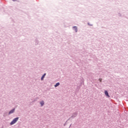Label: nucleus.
Wrapping results in <instances>:
<instances>
[{"instance_id": "3", "label": "nucleus", "mask_w": 128, "mask_h": 128, "mask_svg": "<svg viewBox=\"0 0 128 128\" xmlns=\"http://www.w3.org/2000/svg\"><path fill=\"white\" fill-rule=\"evenodd\" d=\"M73 30H75L76 32H78V27L77 26H74Z\"/></svg>"}, {"instance_id": "6", "label": "nucleus", "mask_w": 128, "mask_h": 128, "mask_svg": "<svg viewBox=\"0 0 128 128\" xmlns=\"http://www.w3.org/2000/svg\"><path fill=\"white\" fill-rule=\"evenodd\" d=\"M59 85H60V82H58V83H56V84L54 85V86H55V88H56V86H58Z\"/></svg>"}, {"instance_id": "8", "label": "nucleus", "mask_w": 128, "mask_h": 128, "mask_svg": "<svg viewBox=\"0 0 128 128\" xmlns=\"http://www.w3.org/2000/svg\"><path fill=\"white\" fill-rule=\"evenodd\" d=\"M99 80L100 81V82H102V78H100Z\"/></svg>"}, {"instance_id": "5", "label": "nucleus", "mask_w": 128, "mask_h": 128, "mask_svg": "<svg viewBox=\"0 0 128 128\" xmlns=\"http://www.w3.org/2000/svg\"><path fill=\"white\" fill-rule=\"evenodd\" d=\"M44 76H46V74H44L41 78V80H44Z\"/></svg>"}, {"instance_id": "4", "label": "nucleus", "mask_w": 128, "mask_h": 128, "mask_svg": "<svg viewBox=\"0 0 128 128\" xmlns=\"http://www.w3.org/2000/svg\"><path fill=\"white\" fill-rule=\"evenodd\" d=\"M15 109H13L12 110H11L10 112H9V114H14V112Z\"/></svg>"}, {"instance_id": "9", "label": "nucleus", "mask_w": 128, "mask_h": 128, "mask_svg": "<svg viewBox=\"0 0 128 128\" xmlns=\"http://www.w3.org/2000/svg\"><path fill=\"white\" fill-rule=\"evenodd\" d=\"M13 2H16V0H12Z\"/></svg>"}, {"instance_id": "7", "label": "nucleus", "mask_w": 128, "mask_h": 128, "mask_svg": "<svg viewBox=\"0 0 128 128\" xmlns=\"http://www.w3.org/2000/svg\"><path fill=\"white\" fill-rule=\"evenodd\" d=\"M42 106H44V101H42L40 102Z\"/></svg>"}, {"instance_id": "2", "label": "nucleus", "mask_w": 128, "mask_h": 128, "mask_svg": "<svg viewBox=\"0 0 128 128\" xmlns=\"http://www.w3.org/2000/svg\"><path fill=\"white\" fill-rule=\"evenodd\" d=\"M104 94L106 96H108V98H110V95H108V92L106 90L104 91Z\"/></svg>"}, {"instance_id": "1", "label": "nucleus", "mask_w": 128, "mask_h": 128, "mask_svg": "<svg viewBox=\"0 0 128 128\" xmlns=\"http://www.w3.org/2000/svg\"><path fill=\"white\" fill-rule=\"evenodd\" d=\"M18 120V118H16L12 120L10 124H11V126H12V124H16V122Z\"/></svg>"}]
</instances>
